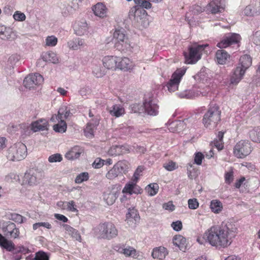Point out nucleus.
I'll list each match as a JSON object with an SVG mask.
<instances>
[{
    "mask_svg": "<svg viewBox=\"0 0 260 260\" xmlns=\"http://www.w3.org/2000/svg\"><path fill=\"white\" fill-rule=\"evenodd\" d=\"M145 112L150 116H156L159 112L158 100L152 93L145 94L144 98Z\"/></svg>",
    "mask_w": 260,
    "mask_h": 260,
    "instance_id": "423d86ee",
    "label": "nucleus"
},
{
    "mask_svg": "<svg viewBox=\"0 0 260 260\" xmlns=\"http://www.w3.org/2000/svg\"><path fill=\"white\" fill-rule=\"evenodd\" d=\"M252 151L251 146L248 141H240L234 147V154L238 158H244Z\"/></svg>",
    "mask_w": 260,
    "mask_h": 260,
    "instance_id": "9b49d317",
    "label": "nucleus"
},
{
    "mask_svg": "<svg viewBox=\"0 0 260 260\" xmlns=\"http://www.w3.org/2000/svg\"><path fill=\"white\" fill-rule=\"evenodd\" d=\"M186 71L185 68L177 69L172 75L171 79L167 82L164 86L166 87L170 92H173L178 89L180 81Z\"/></svg>",
    "mask_w": 260,
    "mask_h": 260,
    "instance_id": "6e6552de",
    "label": "nucleus"
},
{
    "mask_svg": "<svg viewBox=\"0 0 260 260\" xmlns=\"http://www.w3.org/2000/svg\"><path fill=\"white\" fill-rule=\"evenodd\" d=\"M92 11L94 15L100 18L106 17L107 13V8L106 6L102 3H98L95 5Z\"/></svg>",
    "mask_w": 260,
    "mask_h": 260,
    "instance_id": "bb28decb",
    "label": "nucleus"
},
{
    "mask_svg": "<svg viewBox=\"0 0 260 260\" xmlns=\"http://www.w3.org/2000/svg\"><path fill=\"white\" fill-rule=\"evenodd\" d=\"M109 111L111 115L119 117L124 114V109L121 105L115 104L111 107Z\"/></svg>",
    "mask_w": 260,
    "mask_h": 260,
    "instance_id": "f704fd0d",
    "label": "nucleus"
},
{
    "mask_svg": "<svg viewBox=\"0 0 260 260\" xmlns=\"http://www.w3.org/2000/svg\"><path fill=\"white\" fill-rule=\"evenodd\" d=\"M212 145L215 147L218 151H220L223 148V141L214 139L212 142Z\"/></svg>",
    "mask_w": 260,
    "mask_h": 260,
    "instance_id": "69168bd1",
    "label": "nucleus"
},
{
    "mask_svg": "<svg viewBox=\"0 0 260 260\" xmlns=\"http://www.w3.org/2000/svg\"><path fill=\"white\" fill-rule=\"evenodd\" d=\"M252 64V58L250 55L245 54L241 56L237 66L246 71Z\"/></svg>",
    "mask_w": 260,
    "mask_h": 260,
    "instance_id": "2f4dec72",
    "label": "nucleus"
},
{
    "mask_svg": "<svg viewBox=\"0 0 260 260\" xmlns=\"http://www.w3.org/2000/svg\"><path fill=\"white\" fill-rule=\"evenodd\" d=\"M67 126L64 120H60L58 123L53 126V130L56 132L63 133L67 130Z\"/></svg>",
    "mask_w": 260,
    "mask_h": 260,
    "instance_id": "37998d69",
    "label": "nucleus"
},
{
    "mask_svg": "<svg viewBox=\"0 0 260 260\" xmlns=\"http://www.w3.org/2000/svg\"><path fill=\"white\" fill-rule=\"evenodd\" d=\"M108 154L111 156L121 155V151L120 150L119 145H115L111 147L108 151Z\"/></svg>",
    "mask_w": 260,
    "mask_h": 260,
    "instance_id": "6e6d98bb",
    "label": "nucleus"
},
{
    "mask_svg": "<svg viewBox=\"0 0 260 260\" xmlns=\"http://www.w3.org/2000/svg\"><path fill=\"white\" fill-rule=\"evenodd\" d=\"M227 225L222 223L220 225H214L208 229L204 234L205 241L218 249L224 248L231 243L232 237L234 236L233 231Z\"/></svg>",
    "mask_w": 260,
    "mask_h": 260,
    "instance_id": "f257e3e1",
    "label": "nucleus"
},
{
    "mask_svg": "<svg viewBox=\"0 0 260 260\" xmlns=\"http://www.w3.org/2000/svg\"><path fill=\"white\" fill-rule=\"evenodd\" d=\"M43 80V76L39 73L29 74L24 79L23 85L26 88H34L37 85L41 84Z\"/></svg>",
    "mask_w": 260,
    "mask_h": 260,
    "instance_id": "2eb2a0df",
    "label": "nucleus"
},
{
    "mask_svg": "<svg viewBox=\"0 0 260 260\" xmlns=\"http://www.w3.org/2000/svg\"><path fill=\"white\" fill-rule=\"evenodd\" d=\"M241 40V36L235 33L229 34L225 35L222 40L217 44L219 48H226L229 46L238 45Z\"/></svg>",
    "mask_w": 260,
    "mask_h": 260,
    "instance_id": "ddd939ff",
    "label": "nucleus"
},
{
    "mask_svg": "<svg viewBox=\"0 0 260 260\" xmlns=\"http://www.w3.org/2000/svg\"><path fill=\"white\" fill-rule=\"evenodd\" d=\"M177 94L178 96L180 98H185L187 99H193L196 96L195 92L193 91L190 90H186L182 92H178Z\"/></svg>",
    "mask_w": 260,
    "mask_h": 260,
    "instance_id": "09e8293b",
    "label": "nucleus"
},
{
    "mask_svg": "<svg viewBox=\"0 0 260 260\" xmlns=\"http://www.w3.org/2000/svg\"><path fill=\"white\" fill-rule=\"evenodd\" d=\"M0 246L6 249L8 251L7 252L15 251L16 248L13 243L8 241L1 234H0Z\"/></svg>",
    "mask_w": 260,
    "mask_h": 260,
    "instance_id": "473e14b6",
    "label": "nucleus"
},
{
    "mask_svg": "<svg viewBox=\"0 0 260 260\" xmlns=\"http://www.w3.org/2000/svg\"><path fill=\"white\" fill-rule=\"evenodd\" d=\"M92 73L97 78H101L106 74L105 69L100 65H95L93 67Z\"/></svg>",
    "mask_w": 260,
    "mask_h": 260,
    "instance_id": "de8ad7c7",
    "label": "nucleus"
},
{
    "mask_svg": "<svg viewBox=\"0 0 260 260\" xmlns=\"http://www.w3.org/2000/svg\"><path fill=\"white\" fill-rule=\"evenodd\" d=\"M127 169V162L126 160L119 161L107 172L106 176L108 179H113L126 172Z\"/></svg>",
    "mask_w": 260,
    "mask_h": 260,
    "instance_id": "f8f14e48",
    "label": "nucleus"
},
{
    "mask_svg": "<svg viewBox=\"0 0 260 260\" xmlns=\"http://www.w3.org/2000/svg\"><path fill=\"white\" fill-rule=\"evenodd\" d=\"M132 111L134 113H145L144 102L143 104L135 103L131 106Z\"/></svg>",
    "mask_w": 260,
    "mask_h": 260,
    "instance_id": "49530a36",
    "label": "nucleus"
},
{
    "mask_svg": "<svg viewBox=\"0 0 260 260\" xmlns=\"http://www.w3.org/2000/svg\"><path fill=\"white\" fill-rule=\"evenodd\" d=\"M62 159V157L59 153L52 154L48 157V161L51 163L60 162Z\"/></svg>",
    "mask_w": 260,
    "mask_h": 260,
    "instance_id": "bf43d9fd",
    "label": "nucleus"
},
{
    "mask_svg": "<svg viewBox=\"0 0 260 260\" xmlns=\"http://www.w3.org/2000/svg\"><path fill=\"white\" fill-rule=\"evenodd\" d=\"M163 167L168 171H173L178 168V165L172 160L164 164Z\"/></svg>",
    "mask_w": 260,
    "mask_h": 260,
    "instance_id": "864d4df0",
    "label": "nucleus"
},
{
    "mask_svg": "<svg viewBox=\"0 0 260 260\" xmlns=\"http://www.w3.org/2000/svg\"><path fill=\"white\" fill-rule=\"evenodd\" d=\"M114 250L124 254L126 256H131L136 258L138 256V253L133 247L124 244H118L114 246Z\"/></svg>",
    "mask_w": 260,
    "mask_h": 260,
    "instance_id": "f3484780",
    "label": "nucleus"
},
{
    "mask_svg": "<svg viewBox=\"0 0 260 260\" xmlns=\"http://www.w3.org/2000/svg\"><path fill=\"white\" fill-rule=\"evenodd\" d=\"M4 235L10 239H17L19 237V229L14 222L10 221H2L0 223Z\"/></svg>",
    "mask_w": 260,
    "mask_h": 260,
    "instance_id": "9d476101",
    "label": "nucleus"
},
{
    "mask_svg": "<svg viewBox=\"0 0 260 260\" xmlns=\"http://www.w3.org/2000/svg\"><path fill=\"white\" fill-rule=\"evenodd\" d=\"M246 71L244 70L241 67L237 66L233 70L230 78V84L233 85H237L240 81L243 78Z\"/></svg>",
    "mask_w": 260,
    "mask_h": 260,
    "instance_id": "6ab92c4d",
    "label": "nucleus"
},
{
    "mask_svg": "<svg viewBox=\"0 0 260 260\" xmlns=\"http://www.w3.org/2000/svg\"><path fill=\"white\" fill-rule=\"evenodd\" d=\"M230 55L224 50H218L216 53V58L218 63L223 64L225 63Z\"/></svg>",
    "mask_w": 260,
    "mask_h": 260,
    "instance_id": "e433bc0d",
    "label": "nucleus"
},
{
    "mask_svg": "<svg viewBox=\"0 0 260 260\" xmlns=\"http://www.w3.org/2000/svg\"><path fill=\"white\" fill-rule=\"evenodd\" d=\"M158 188V185L157 183H151L146 186L145 190L149 196H154L157 193Z\"/></svg>",
    "mask_w": 260,
    "mask_h": 260,
    "instance_id": "79ce46f5",
    "label": "nucleus"
},
{
    "mask_svg": "<svg viewBox=\"0 0 260 260\" xmlns=\"http://www.w3.org/2000/svg\"><path fill=\"white\" fill-rule=\"evenodd\" d=\"M42 177V172L41 171L35 169H30L24 174L21 185L34 186L40 182Z\"/></svg>",
    "mask_w": 260,
    "mask_h": 260,
    "instance_id": "0eeeda50",
    "label": "nucleus"
},
{
    "mask_svg": "<svg viewBox=\"0 0 260 260\" xmlns=\"http://www.w3.org/2000/svg\"><path fill=\"white\" fill-rule=\"evenodd\" d=\"M13 17L14 20L17 21H23L26 19V16L24 13L18 11L14 13Z\"/></svg>",
    "mask_w": 260,
    "mask_h": 260,
    "instance_id": "13d9d810",
    "label": "nucleus"
},
{
    "mask_svg": "<svg viewBox=\"0 0 260 260\" xmlns=\"http://www.w3.org/2000/svg\"><path fill=\"white\" fill-rule=\"evenodd\" d=\"M137 182L132 180L126 183L122 189L123 193H127L128 194H139L141 193V189L138 186L136 183Z\"/></svg>",
    "mask_w": 260,
    "mask_h": 260,
    "instance_id": "5701e85b",
    "label": "nucleus"
},
{
    "mask_svg": "<svg viewBox=\"0 0 260 260\" xmlns=\"http://www.w3.org/2000/svg\"><path fill=\"white\" fill-rule=\"evenodd\" d=\"M1 34L0 39L4 41H12L14 40L16 37V34L12 28L6 26Z\"/></svg>",
    "mask_w": 260,
    "mask_h": 260,
    "instance_id": "7c9ffc66",
    "label": "nucleus"
},
{
    "mask_svg": "<svg viewBox=\"0 0 260 260\" xmlns=\"http://www.w3.org/2000/svg\"><path fill=\"white\" fill-rule=\"evenodd\" d=\"M89 179V174L87 172H83L79 174L75 178V182L80 184L84 181L88 180Z\"/></svg>",
    "mask_w": 260,
    "mask_h": 260,
    "instance_id": "3c124183",
    "label": "nucleus"
},
{
    "mask_svg": "<svg viewBox=\"0 0 260 260\" xmlns=\"http://www.w3.org/2000/svg\"><path fill=\"white\" fill-rule=\"evenodd\" d=\"M43 60L46 62L56 63L58 59L56 53L52 51H49L43 53L42 55Z\"/></svg>",
    "mask_w": 260,
    "mask_h": 260,
    "instance_id": "4c0bfd02",
    "label": "nucleus"
},
{
    "mask_svg": "<svg viewBox=\"0 0 260 260\" xmlns=\"http://www.w3.org/2000/svg\"><path fill=\"white\" fill-rule=\"evenodd\" d=\"M117 56H106L102 59L103 64L104 67L108 70L115 71L117 67Z\"/></svg>",
    "mask_w": 260,
    "mask_h": 260,
    "instance_id": "412c9836",
    "label": "nucleus"
},
{
    "mask_svg": "<svg viewBox=\"0 0 260 260\" xmlns=\"http://www.w3.org/2000/svg\"><path fill=\"white\" fill-rule=\"evenodd\" d=\"M19 57L17 55H12L8 59V62L10 64L11 67H13L18 61Z\"/></svg>",
    "mask_w": 260,
    "mask_h": 260,
    "instance_id": "774afa93",
    "label": "nucleus"
},
{
    "mask_svg": "<svg viewBox=\"0 0 260 260\" xmlns=\"http://www.w3.org/2000/svg\"><path fill=\"white\" fill-rule=\"evenodd\" d=\"M249 137L253 142L260 143V128H255L250 131Z\"/></svg>",
    "mask_w": 260,
    "mask_h": 260,
    "instance_id": "ea45409f",
    "label": "nucleus"
},
{
    "mask_svg": "<svg viewBox=\"0 0 260 260\" xmlns=\"http://www.w3.org/2000/svg\"><path fill=\"white\" fill-rule=\"evenodd\" d=\"M171 226L174 230L176 231H179L182 228V224L181 221L177 220L176 221L173 222L171 224Z\"/></svg>",
    "mask_w": 260,
    "mask_h": 260,
    "instance_id": "338daca9",
    "label": "nucleus"
},
{
    "mask_svg": "<svg viewBox=\"0 0 260 260\" xmlns=\"http://www.w3.org/2000/svg\"><path fill=\"white\" fill-rule=\"evenodd\" d=\"M146 16V12L145 10L141 8H136V7H133L129 11V17L131 20H133L136 22L141 23L144 26L146 27L148 23L145 24L143 21H145Z\"/></svg>",
    "mask_w": 260,
    "mask_h": 260,
    "instance_id": "dca6fc26",
    "label": "nucleus"
},
{
    "mask_svg": "<svg viewBox=\"0 0 260 260\" xmlns=\"http://www.w3.org/2000/svg\"><path fill=\"white\" fill-rule=\"evenodd\" d=\"M49 258L47 253L42 250L36 252L34 257V260H49Z\"/></svg>",
    "mask_w": 260,
    "mask_h": 260,
    "instance_id": "5fc2aeb1",
    "label": "nucleus"
},
{
    "mask_svg": "<svg viewBox=\"0 0 260 260\" xmlns=\"http://www.w3.org/2000/svg\"><path fill=\"white\" fill-rule=\"evenodd\" d=\"M75 34L78 36H83L88 31L87 24L85 20L75 22L73 25Z\"/></svg>",
    "mask_w": 260,
    "mask_h": 260,
    "instance_id": "4be33fe9",
    "label": "nucleus"
},
{
    "mask_svg": "<svg viewBox=\"0 0 260 260\" xmlns=\"http://www.w3.org/2000/svg\"><path fill=\"white\" fill-rule=\"evenodd\" d=\"M49 124L45 119H40L31 122L30 127V130L33 132L48 130Z\"/></svg>",
    "mask_w": 260,
    "mask_h": 260,
    "instance_id": "aec40b11",
    "label": "nucleus"
},
{
    "mask_svg": "<svg viewBox=\"0 0 260 260\" xmlns=\"http://www.w3.org/2000/svg\"><path fill=\"white\" fill-rule=\"evenodd\" d=\"M71 115L70 108L66 106H62L59 109L58 111L57 117L58 120H64L67 119Z\"/></svg>",
    "mask_w": 260,
    "mask_h": 260,
    "instance_id": "c9c22d12",
    "label": "nucleus"
},
{
    "mask_svg": "<svg viewBox=\"0 0 260 260\" xmlns=\"http://www.w3.org/2000/svg\"><path fill=\"white\" fill-rule=\"evenodd\" d=\"M168 254L166 248L159 247L154 249L152 252V256L154 258L162 260L165 258Z\"/></svg>",
    "mask_w": 260,
    "mask_h": 260,
    "instance_id": "72a5a7b5",
    "label": "nucleus"
},
{
    "mask_svg": "<svg viewBox=\"0 0 260 260\" xmlns=\"http://www.w3.org/2000/svg\"><path fill=\"white\" fill-rule=\"evenodd\" d=\"M120 192V186L113 185L109 187L104 193V199L109 205H112Z\"/></svg>",
    "mask_w": 260,
    "mask_h": 260,
    "instance_id": "4468645a",
    "label": "nucleus"
},
{
    "mask_svg": "<svg viewBox=\"0 0 260 260\" xmlns=\"http://www.w3.org/2000/svg\"><path fill=\"white\" fill-rule=\"evenodd\" d=\"M220 116L221 111L219 106L215 103H211L203 116V123L206 128H213L220 120Z\"/></svg>",
    "mask_w": 260,
    "mask_h": 260,
    "instance_id": "7ed1b4c3",
    "label": "nucleus"
},
{
    "mask_svg": "<svg viewBox=\"0 0 260 260\" xmlns=\"http://www.w3.org/2000/svg\"><path fill=\"white\" fill-rule=\"evenodd\" d=\"M62 226L64 229L66 234L70 235L73 239L81 242V237L79 232L69 224H63Z\"/></svg>",
    "mask_w": 260,
    "mask_h": 260,
    "instance_id": "c85d7f7f",
    "label": "nucleus"
},
{
    "mask_svg": "<svg viewBox=\"0 0 260 260\" xmlns=\"http://www.w3.org/2000/svg\"><path fill=\"white\" fill-rule=\"evenodd\" d=\"M117 69L124 71H128L133 69L135 67L134 63L127 57H120L117 56Z\"/></svg>",
    "mask_w": 260,
    "mask_h": 260,
    "instance_id": "a211bd4d",
    "label": "nucleus"
},
{
    "mask_svg": "<svg viewBox=\"0 0 260 260\" xmlns=\"http://www.w3.org/2000/svg\"><path fill=\"white\" fill-rule=\"evenodd\" d=\"M83 149L79 146L72 147L66 154V157L68 159H74L80 157L83 152Z\"/></svg>",
    "mask_w": 260,
    "mask_h": 260,
    "instance_id": "cd10ccee",
    "label": "nucleus"
},
{
    "mask_svg": "<svg viewBox=\"0 0 260 260\" xmlns=\"http://www.w3.org/2000/svg\"><path fill=\"white\" fill-rule=\"evenodd\" d=\"M27 154L26 146L18 143L11 146L8 150L7 158L12 161H19L24 159Z\"/></svg>",
    "mask_w": 260,
    "mask_h": 260,
    "instance_id": "20e7f679",
    "label": "nucleus"
},
{
    "mask_svg": "<svg viewBox=\"0 0 260 260\" xmlns=\"http://www.w3.org/2000/svg\"><path fill=\"white\" fill-rule=\"evenodd\" d=\"M30 248V246L27 244H26V246L20 245L16 247L15 251L23 254H26L31 252V250Z\"/></svg>",
    "mask_w": 260,
    "mask_h": 260,
    "instance_id": "8fccbe9b",
    "label": "nucleus"
},
{
    "mask_svg": "<svg viewBox=\"0 0 260 260\" xmlns=\"http://www.w3.org/2000/svg\"><path fill=\"white\" fill-rule=\"evenodd\" d=\"M185 239L181 235H177L173 238V243L180 249L183 247L185 243Z\"/></svg>",
    "mask_w": 260,
    "mask_h": 260,
    "instance_id": "a18cd8bd",
    "label": "nucleus"
},
{
    "mask_svg": "<svg viewBox=\"0 0 260 260\" xmlns=\"http://www.w3.org/2000/svg\"><path fill=\"white\" fill-rule=\"evenodd\" d=\"M188 207L190 209H196L198 208L199 204L197 199L193 198L188 201Z\"/></svg>",
    "mask_w": 260,
    "mask_h": 260,
    "instance_id": "052dcab7",
    "label": "nucleus"
},
{
    "mask_svg": "<svg viewBox=\"0 0 260 260\" xmlns=\"http://www.w3.org/2000/svg\"><path fill=\"white\" fill-rule=\"evenodd\" d=\"M140 220V216L138 211L135 208L129 209L126 215V220L127 223L131 226H135Z\"/></svg>",
    "mask_w": 260,
    "mask_h": 260,
    "instance_id": "b1692460",
    "label": "nucleus"
},
{
    "mask_svg": "<svg viewBox=\"0 0 260 260\" xmlns=\"http://www.w3.org/2000/svg\"><path fill=\"white\" fill-rule=\"evenodd\" d=\"M208 46L206 44L196 45L188 48V52H184L185 63L187 64H194L202 57L203 51Z\"/></svg>",
    "mask_w": 260,
    "mask_h": 260,
    "instance_id": "39448f33",
    "label": "nucleus"
},
{
    "mask_svg": "<svg viewBox=\"0 0 260 260\" xmlns=\"http://www.w3.org/2000/svg\"><path fill=\"white\" fill-rule=\"evenodd\" d=\"M57 38L54 36H48L45 39V45L47 46L54 47L57 43Z\"/></svg>",
    "mask_w": 260,
    "mask_h": 260,
    "instance_id": "603ef678",
    "label": "nucleus"
},
{
    "mask_svg": "<svg viewBox=\"0 0 260 260\" xmlns=\"http://www.w3.org/2000/svg\"><path fill=\"white\" fill-rule=\"evenodd\" d=\"M85 41L83 39L79 38H75L68 42V47L73 50H78L83 47Z\"/></svg>",
    "mask_w": 260,
    "mask_h": 260,
    "instance_id": "c756f323",
    "label": "nucleus"
},
{
    "mask_svg": "<svg viewBox=\"0 0 260 260\" xmlns=\"http://www.w3.org/2000/svg\"><path fill=\"white\" fill-rule=\"evenodd\" d=\"M4 257L6 260H20L22 256L18 252L12 251L4 253Z\"/></svg>",
    "mask_w": 260,
    "mask_h": 260,
    "instance_id": "c03bdc74",
    "label": "nucleus"
},
{
    "mask_svg": "<svg viewBox=\"0 0 260 260\" xmlns=\"http://www.w3.org/2000/svg\"><path fill=\"white\" fill-rule=\"evenodd\" d=\"M93 235L99 239L111 240L117 237L118 231L115 225L110 221L100 223L92 229Z\"/></svg>",
    "mask_w": 260,
    "mask_h": 260,
    "instance_id": "f03ea898",
    "label": "nucleus"
},
{
    "mask_svg": "<svg viewBox=\"0 0 260 260\" xmlns=\"http://www.w3.org/2000/svg\"><path fill=\"white\" fill-rule=\"evenodd\" d=\"M251 40L256 45H260V30L256 31L253 35Z\"/></svg>",
    "mask_w": 260,
    "mask_h": 260,
    "instance_id": "0e129e2a",
    "label": "nucleus"
},
{
    "mask_svg": "<svg viewBox=\"0 0 260 260\" xmlns=\"http://www.w3.org/2000/svg\"><path fill=\"white\" fill-rule=\"evenodd\" d=\"M6 218L18 223H22L26 221V218L22 215L16 213H9L6 215Z\"/></svg>",
    "mask_w": 260,
    "mask_h": 260,
    "instance_id": "58836bf2",
    "label": "nucleus"
},
{
    "mask_svg": "<svg viewBox=\"0 0 260 260\" xmlns=\"http://www.w3.org/2000/svg\"><path fill=\"white\" fill-rule=\"evenodd\" d=\"M99 124V120L96 118L92 119L89 121L84 129V133L85 136L89 138H92L94 136V132Z\"/></svg>",
    "mask_w": 260,
    "mask_h": 260,
    "instance_id": "393cba45",
    "label": "nucleus"
},
{
    "mask_svg": "<svg viewBox=\"0 0 260 260\" xmlns=\"http://www.w3.org/2000/svg\"><path fill=\"white\" fill-rule=\"evenodd\" d=\"M104 165V160L96 158L92 163V167L95 169H100Z\"/></svg>",
    "mask_w": 260,
    "mask_h": 260,
    "instance_id": "e2e57ef3",
    "label": "nucleus"
},
{
    "mask_svg": "<svg viewBox=\"0 0 260 260\" xmlns=\"http://www.w3.org/2000/svg\"><path fill=\"white\" fill-rule=\"evenodd\" d=\"M210 208L212 212L218 213L221 211L222 209V205L219 201L214 200L211 202Z\"/></svg>",
    "mask_w": 260,
    "mask_h": 260,
    "instance_id": "a19ab883",
    "label": "nucleus"
},
{
    "mask_svg": "<svg viewBox=\"0 0 260 260\" xmlns=\"http://www.w3.org/2000/svg\"><path fill=\"white\" fill-rule=\"evenodd\" d=\"M204 155L201 152H197L194 154V162L198 165H201Z\"/></svg>",
    "mask_w": 260,
    "mask_h": 260,
    "instance_id": "680f3d73",
    "label": "nucleus"
},
{
    "mask_svg": "<svg viewBox=\"0 0 260 260\" xmlns=\"http://www.w3.org/2000/svg\"><path fill=\"white\" fill-rule=\"evenodd\" d=\"M112 40L115 47L119 51L127 49L129 46L127 37L123 29H116Z\"/></svg>",
    "mask_w": 260,
    "mask_h": 260,
    "instance_id": "1a4fd4ad",
    "label": "nucleus"
},
{
    "mask_svg": "<svg viewBox=\"0 0 260 260\" xmlns=\"http://www.w3.org/2000/svg\"><path fill=\"white\" fill-rule=\"evenodd\" d=\"M223 9L221 6V0H213L206 7V11L212 14L220 12Z\"/></svg>",
    "mask_w": 260,
    "mask_h": 260,
    "instance_id": "a878e982",
    "label": "nucleus"
},
{
    "mask_svg": "<svg viewBox=\"0 0 260 260\" xmlns=\"http://www.w3.org/2000/svg\"><path fill=\"white\" fill-rule=\"evenodd\" d=\"M144 170V168L143 166H139L135 170L132 180H133L134 181L138 182L139 179V177L142 175V173Z\"/></svg>",
    "mask_w": 260,
    "mask_h": 260,
    "instance_id": "4d7b16f0",
    "label": "nucleus"
}]
</instances>
